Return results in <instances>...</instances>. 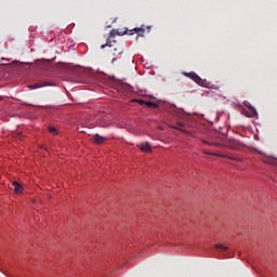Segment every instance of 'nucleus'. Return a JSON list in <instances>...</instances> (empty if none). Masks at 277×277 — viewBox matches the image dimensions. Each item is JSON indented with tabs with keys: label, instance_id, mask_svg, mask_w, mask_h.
<instances>
[{
	"label": "nucleus",
	"instance_id": "nucleus-7",
	"mask_svg": "<svg viewBox=\"0 0 277 277\" xmlns=\"http://www.w3.org/2000/svg\"><path fill=\"white\" fill-rule=\"evenodd\" d=\"M138 103L140 105H146V107H151L153 109H157V107H159V105H157L155 102H145L140 100Z\"/></svg>",
	"mask_w": 277,
	"mask_h": 277
},
{
	"label": "nucleus",
	"instance_id": "nucleus-8",
	"mask_svg": "<svg viewBox=\"0 0 277 277\" xmlns=\"http://www.w3.org/2000/svg\"><path fill=\"white\" fill-rule=\"evenodd\" d=\"M12 186H13V192H15L16 194H23V185H21V183L13 182Z\"/></svg>",
	"mask_w": 277,
	"mask_h": 277
},
{
	"label": "nucleus",
	"instance_id": "nucleus-9",
	"mask_svg": "<svg viewBox=\"0 0 277 277\" xmlns=\"http://www.w3.org/2000/svg\"><path fill=\"white\" fill-rule=\"evenodd\" d=\"M93 140H94L95 144H104V142H105L107 138H105L104 136H101V135H98V134H95V135L93 136Z\"/></svg>",
	"mask_w": 277,
	"mask_h": 277
},
{
	"label": "nucleus",
	"instance_id": "nucleus-5",
	"mask_svg": "<svg viewBox=\"0 0 277 277\" xmlns=\"http://www.w3.org/2000/svg\"><path fill=\"white\" fill-rule=\"evenodd\" d=\"M47 85H56V84H55V82L45 81V82L35 83V84L30 85V88L32 90H38V88H47Z\"/></svg>",
	"mask_w": 277,
	"mask_h": 277
},
{
	"label": "nucleus",
	"instance_id": "nucleus-18",
	"mask_svg": "<svg viewBox=\"0 0 277 277\" xmlns=\"http://www.w3.org/2000/svg\"><path fill=\"white\" fill-rule=\"evenodd\" d=\"M116 60H117V58H113V63H115V62H116Z\"/></svg>",
	"mask_w": 277,
	"mask_h": 277
},
{
	"label": "nucleus",
	"instance_id": "nucleus-6",
	"mask_svg": "<svg viewBox=\"0 0 277 277\" xmlns=\"http://www.w3.org/2000/svg\"><path fill=\"white\" fill-rule=\"evenodd\" d=\"M263 162L268 163L269 166H277V158H274L272 156L264 157Z\"/></svg>",
	"mask_w": 277,
	"mask_h": 277
},
{
	"label": "nucleus",
	"instance_id": "nucleus-1",
	"mask_svg": "<svg viewBox=\"0 0 277 277\" xmlns=\"http://www.w3.org/2000/svg\"><path fill=\"white\" fill-rule=\"evenodd\" d=\"M124 34H129V30H126L123 32L118 30H111L107 42L105 44H102L101 49H105V47H114V55H122V53H124V43L116 41L115 36H124Z\"/></svg>",
	"mask_w": 277,
	"mask_h": 277
},
{
	"label": "nucleus",
	"instance_id": "nucleus-10",
	"mask_svg": "<svg viewBox=\"0 0 277 277\" xmlns=\"http://www.w3.org/2000/svg\"><path fill=\"white\" fill-rule=\"evenodd\" d=\"M140 148H141V150H142L143 153H150V151H151V149H150V144H148V143L142 144V145L140 146Z\"/></svg>",
	"mask_w": 277,
	"mask_h": 277
},
{
	"label": "nucleus",
	"instance_id": "nucleus-14",
	"mask_svg": "<svg viewBox=\"0 0 277 277\" xmlns=\"http://www.w3.org/2000/svg\"><path fill=\"white\" fill-rule=\"evenodd\" d=\"M221 157H225V158H227V159H230L232 161H241V158H237V157H235V156H222V155H221Z\"/></svg>",
	"mask_w": 277,
	"mask_h": 277
},
{
	"label": "nucleus",
	"instance_id": "nucleus-4",
	"mask_svg": "<svg viewBox=\"0 0 277 277\" xmlns=\"http://www.w3.org/2000/svg\"><path fill=\"white\" fill-rule=\"evenodd\" d=\"M134 34H137L136 40H140V37L144 38V34H146V29L141 27V28H134L129 30V36H133Z\"/></svg>",
	"mask_w": 277,
	"mask_h": 277
},
{
	"label": "nucleus",
	"instance_id": "nucleus-12",
	"mask_svg": "<svg viewBox=\"0 0 277 277\" xmlns=\"http://www.w3.org/2000/svg\"><path fill=\"white\" fill-rule=\"evenodd\" d=\"M172 129H176L177 131H182V133H186V135H190L192 137H194V134L192 132L185 131L181 129V127H172Z\"/></svg>",
	"mask_w": 277,
	"mask_h": 277
},
{
	"label": "nucleus",
	"instance_id": "nucleus-3",
	"mask_svg": "<svg viewBox=\"0 0 277 277\" xmlns=\"http://www.w3.org/2000/svg\"><path fill=\"white\" fill-rule=\"evenodd\" d=\"M245 106H246V108H243L245 116H247V118H256L258 116L256 108L250 104H245Z\"/></svg>",
	"mask_w": 277,
	"mask_h": 277
},
{
	"label": "nucleus",
	"instance_id": "nucleus-17",
	"mask_svg": "<svg viewBox=\"0 0 277 277\" xmlns=\"http://www.w3.org/2000/svg\"><path fill=\"white\" fill-rule=\"evenodd\" d=\"M177 126L183 127V123H177Z\"/></svg>",
	"mask_w": 277,
	"mask_h": 277
},
{
	"label": "nucleus",
	"instance_id": "nucleus-13",
	"mask_svg": "<svg viewBox=\"0 0 277 277\" xmlns=\"http://www.w3.org/2000/svg\"><path fill=\"white\" fill-rule=\"evenodd\" d=\"M48 131H50V133H52V135H57V130L55 129V127L53 126H50L48 128Z\"/></svg>",
	"mask_w": 277,
	"mask_h": 277
},
{
	"label": "nucleus",
	"instance_id": "nucleus-2",
	"mask_svg": "<svg viewBox=\"0 0 277 277\" xmlns=\"http://www.w3.org/2000/svg\"><path fill=\"white\" fill-rule=\"evenodd\" d=\"M186 77H189L195 83L198 85H201V88H207V80L200 78L196 72H188L186 74Z\"/></svg>",
	"mask_w": 277,
	"mask_h": 277
},
{
	"label": "nucleus",
	"instance_id": "nucleus-11",
	"mask_svg": "<svg viewBox=\"0 0 277 277\" xmlns=\"http://www.w3.org/2000/svg\"><path fill=\"white\" fill-rule=\"evenodd\" d=\"M202 144H206L207 146H216L220 147L222 146V144L217 143V142H209L207 140H201Z\"/></svg>",
	"mask_w": 277,
	"mask_h": 277
},
{
	"label": "nucleus",
	"instance_id": "nucleus-16",
	"mask_svg": "<svg viewBox=\"0 0 277 277\" xmlns=\"http://www.w3.org/2000/svg\"><path fill=\"white\" fill-rule=\"evenodd\" d=\"M215 248L217 249V250H228V247H224V245H221V243H217L216 246H215Z\"/></svg>",
	"mask_w": 277,
	"mask_h": 277
},
{
	"label": "nucleus",
	"instance_id": "nucleus-15",
	"mask_svg": "<svg viewBox=\"0 0 277 277\" xmlns=\"http://www.w3.org/2000/svg\"><path fill=\"white\" fill-rule=\"evenodd\" d=\"M203 154L205 155H212L213 157H222V155H220V154L210 153V151H207V150H203Z\"/></svg>",
	"mask_w": 277,
	"mask_h": 277
}]
</instances>
